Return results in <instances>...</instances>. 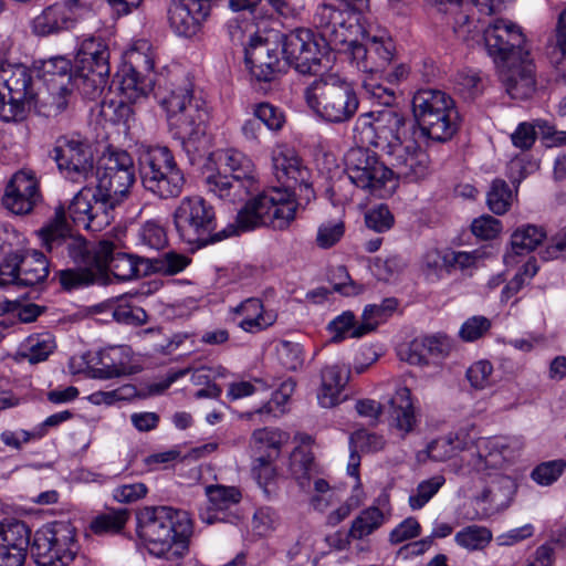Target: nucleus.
Segmentation results:
<instances>
[{
	"instance_id": "nucleus-1",
	"label": "nucleus",
	"mask_w": 566,
	"mask_h": 566,
	"mask_svg": "<svg viewBox=\"0 0 566 566\" xmlns=\"http://www.w3.org/2000/svg\"><path fill=\"white\" fill-rule=\"evenodd\" d=\"M360 18L359 12L342 1L323 3L315 12L324 39L335 51L347 54L358 71L379 73L394 57V41L385 29H364Z\"/></svg>"
},
{
	"instance_id": "nucleus-2",
	"label": "nucleus",
	"mask_w": 566,
	"mask_h": 566,
	"mask_svg": "<svg viewBox=\"0 0 566 566\" xmlns=\"http://www.w3.org/2000/svg\"><path fill=\"white\" fill-rule=\"evenodd\" d=\"M355 130L363 144L387 156L397 177L417 182L430 175V158L420 145L418 128L399 111L386 107L363 114Z\"/></svg>"
},
{
	"instance_id": "nucleus-3",
	"label": "nucleus",
	"mask_w": 566,
	"mask_h": 566,
	"mask_svg": "<svg viewBox=\"0 0 566 566\" xmlns=\"http://www.w3.org/2000/svg\"><path fill=\"white\" fill-rule=\"evenodd\" d=\"M518 451V442L510 437H481L473 447V461L470 469L479 474L481 489L472 501L483 504V510H472L463 514L467 521L481 520L489 515L490 509H505L515 493V480L506 473Z\"/></svg>"
},
{
	"instance_id": "nucleus-4",
	"label": "nucleus",
	"mask_w": 566,
	"mask_h": 566,
	"mask_svg": "<svg viewBox=\"0 0 566 566\" xmlns=\"http://www.w3.org/2000/svg\"><path fill=\"white\" fill-rule=\"evenodd\" d=\"M127 65L116 74L113 85L119 92L118 98H108V92L102 95V114L111 120L119 122L128 117L130 113L129 103L147 97L155 87L156 78L150 72L155 67V51L150 42L139 39L132 43L125 52Z\"/></svg>"
},
{
	"instance_id": "nucleus-5",
	"label": "nucleus",
	"mask_w": 566,
	"mask_h": 566,
	"mask_svg": "<svg viewBox=\"0 0 566 566\" xmlns=\"http://www.w3.org/2000/svg\"><path fill=\"white\" fill-rule=\"evenodd\" d=\"M304 99L317 118L329 124L350 120L359 107L354 83L334 72L322 74L306 86Z\"/></svg>"
},
{
	"instance_id": "nucleus-6",
	"label": "nucleus",
	"mask_w": 566,
	"mask_h": 566,
	"mask_svg": "<svg viewBox=\"0 0 566 566\" xmlns=\"http://www.w3.org/2000/svg\"><path fill=\"white\" fill-rule=\"evenodd\" d=\"M283 150L277 148L272 156L273 170L279 185L265 188L253 199L249 200L238 212L234 223L228 224L220 232L214 233L213 241H221L242 232L251 231L260 226L282 228L283 220V185L281 174Z\"/></svg>"
},
{
	"instance_id": "nucleus-7",
	"label": "nucleus",
	"mask_w": 566,
	"mask_h": 566,
	"mask_svg": "<svg viewBox=\"0 0 566 566\" xmlns=\"http://www.w3.org/2000/svg\"><path fill=\"white\" fill-rule=\"evenodd\" d=\"M160 105L166 113L169 132L172 137L186 143H195L206 135L209 113L206 102L196 97L192 83L185 80L161 98Z\"/></svg>"
},
{
	"instance_id": "nucleus-8",
	"label": "nucleus",
	"mask_w": 566,
	"mask_h": 566,
	"mask_svg": "<svg viewBox=\"0 0 566 566\" xmlns=\"http://www.w3.org/2000/svg\"><path fill=\"white\" fill-rule=\"evenodd\" d=\"M412 113L420 138L446 142L458 130V109L444 92L419 90L412 97Z\"/></svg>"
},
{
	"instance_id": "nucleus-9",
	"label": "nucleus",
	"mask_w": 566,
	"mask_h": 566,
	"mask_svg": "<svg viewBox=\"0 0 566 566\" xmlns=\"http://www.w3.org/2000/svg\"><path fill=\"white\" fill-rule=\"evenodd\" d=\"M138 161L146 191L164 200L177 198L182 192L185 175L167 146L142 145Z\"/></svg>"
},
{
	"instance_id": "nucleus-10",
	"label": "nucleus",
	"mask_w": 566,
	"mask_h": 566,
	"mask_svg": "<svg viewBox=\"0 0 566 566\" xmlns=\"http://www.w3.org/2000/svg\"><path fill=\"white\" fill-rule=\"evenodd\" d=\"M32 109L40 114L33 72L23 64L0 63V119L21 122Z\"/></svg>"
},
{
	"instance_id": "nucleus-11",
	"label": "nucleus",
	"mask_w": 566,
	"mask_h": 566,
	"mask_svg": "<svg viewBox=\"0 0 566 566\" xmlns=\"http://www.w3.org/2000/svg\"><path fill=\"white\" fill-rule=\"evenodd\" d=\"M78 551L77 531L69 520L43 524L35 531L31 544L38 566H70Z\"/></svg>"
},
{
	"instance_id": "nucleus-12",
	"label": "nucleus",
	"mask_w": 566,
	"mask_h": 566,
	"mask_svg": "<svg viewBox=\"0 0 566 566\" xmlns=\"http://www.w3.org/2000/svg\"><path fill=\"white\" fill-rule=\"evenodd\" d=\"M108 60V48L101 38L87 36L78 42L74 83L83 97L95 99L104 94L109 76Z\"/></svg>"
},
{
	"instance_id": "nucleus-13",
	"label": "nucleus",
	"mask_w": 566,
	"mask_h": 566,
	"mask_svg": "<svg viewBox=\"0 0 566 566\" xmlns=\"http://www.w3.org/2000/svg\"><path fill=\"white\" fill-rule=\"evenodd\" d=\"M174 515L179 520L186 517V513H175L171 507H145L137 514L136 532L148 553L155 557L168 558L177 544V535L191 533V524L188 521L178 532L175 528Z\"/></svg>"
},
{
	"instance_id": "nucleus-14",
	"label": "nucleus",
	"mask_w": 566,
	"mask_h": 566,
	"mask_svg": "<svg viewBox=\"0 0 566 566\" xmlns=\"http://www.w3.org/2000/svg\"><path fill=\"white\" fill-rule=\"evenodd\" d=\"M293 443H295V447L290 455L291 475L297 481L300 488L310 494V506L314 511L325 512L339 502L340 493L322 478H317L311 482L310 470L313 463L311 436L296 433Z\"/></svg>"
},
{
	"instance_id": "nucleus-15",
	"label": "nucleus",
	"mask_w": 566,
	"mask_h": 566,
	"mask_svg": "<svg viewBox=\"0 0 566 566\" xmlns=\"http://www.w3.org/2000/svg\"><path fill=\"white\" fill-rule=\"evenodd\" d=\"M345 166L349 180L373 196L387 197L396 188V170L388 168L368 148H350L345 156Z\"/></svg>"
},
{
	"instance_id": "nucleus-16",
	"label": "nucleus",
	"mask_w": 566,
	"mask_h": 566,
	"mask_svg": "<svg viewBox=\"0 0 566 566\" xmlns=\"http://www.w3.org/2000/svg\"><path fill=\"white\" fill-rule=\"evenodd\" d=\"M95 190L114 209L135 182V165L128 151L108 148L98 161Z\"/></svg>"
},
{
	"instance_id": "nucleus-17",
	"label": "nucleus",
	"mask_w": 566,
	"mask_h": 566,
	"mask_svg": "<svg viewBox=\"0 0 566 566\" xmlns=\"http://www.w3.org/2000/svg\"><path fill=\"white\" fill-rule=\"evenodd\" d=\"M64 210H55V218L39 231L42 247L56 258L69 256L81 266L97 264L96 245L93 247L84 238L73 235L64 222Z\"/></svg>"
},
{
	"instance_id": "nucleus-18",
	"label": "nucleus",
	"mask_w": 566,
	"mask_h": 566,
	"mask_svg": "<svg viewBox=\"0 0 566 566\" xmlns=\"http://www.w3.org/2000/svg\"><path fill=\"white\" fill-rule=\"evenodd\" d=\"M41 76L40 115L55 116L66 108L69 95L76 90L75 70L66 57L54 56L43 62Z\"/></svg>"
},
{
	"instance_id": "nucleus-19",
	"label": "nucleus",
	"mask_w": 566,
	"mask_h": 566,
	"mask_svg": "<svg viewBox=\"0 0 566 566\" xmlns=\"http://www.w3.org/2000/svg\"><path fill=\"white\" fill-rule=\"evenodd\" d=\"M174 224L181 241L205 245L216 229L214 209L202 197H185L174 212Z\"/></svg>"
},
{
	"instance_id": "nucleus-20",
	"label": "nucleus",
	"mask_w": 566,
	"mask_h": 566,
	"mask_svg": "<svg viewBox=\"0 0 566 566\" xmlns=\"http://www.w3.org/2000/svg\"><path fill=\"white\" fill-rule=\"evenodd\" d=\"M92 14V0L56 1L32 19L31 30L38 36L57 35L74 29Z\"/></svg>"
},
{
	"instance_id": "nucleus-21",
	"label": "nucleus",
	"mask_w": 566,
	"mask_h": 566,
	"mask_svg": "<svg viewBox=\"0 0 566 566\" xmlns=\"http://www.w3.org/2000/svg\"><path fill=\"white\" fill-rule=\"evenodd\" d=\"M52 157L62 176L72 182H86L94 177L92 147L78 135L57 138Z\"/></svg>"
},
{
	"instance_id": "nucleus-22",
	"label": "nucleus",
	"mask_w": 566,
	"mask_h": 566,
	"mask_svg": "<svg viewBox=\"0 0 566 566\" xmlns=\"http://www.w3.org/2000/svg\"><path fill=\"white\" fill-rule=\"evenodd\" d=\"M64 222L66 218L80 228L97 232L111 224L114 219V209L105 201L95 189L84 186L71 200L65 209L63 206Z\"/></svg>"
},
{
	"instance_id": "nucleus-23",
	"label": "nucleus",
	"mask_w": 566,
	"mask_h": 566,
	"mask_svg": "<svg viewBox=\"0 0 566 566\" xmlns=\"http://www.w3.org/2000/svg\"><path fill=\"white\" fill-rule=\"evenodd\" d=\"M488 54L496 64L530 52L522 28L510 19L492 20L483 32Z\"/></svg>"
},
{
	"instance_id": "nucleus-24",
	"label": "nucleus",
	"mask_w": 566,
	"mask_h": 566,
	"mask_svg": "<svg viewBox=\"0 0 566 566\" xmlns=\"http://www.w3.org/2000/svg\"><path fill=\"white\" fill-rule=\"evenodd\" d=\"M314 23L322 31L315 20ZM325 45L335 50L324 39L323 32L317 38L311 29L297 28L285 34V62L302 74L311 73L321 63Z\"/></svg>"
},
{
	"instance_id": "nucleus-25",
	"label": "nucleus",
	"mask_w": 566,
	"mask_h": 566,
	"mask_svg": "<svg viewBox=\"0 0 566 566\" xmlns=\"http://www.w3.org/2000/svg\"><path fill=\"white\" fill-rule=\"evenodd\" d=\"M283 44L271 42L259 34L251 35L244 46V62L256 82H271L280 72Z\"/></svg>"
},
{
	"instance_id": "nucleus-26",
	"label": "nucleus",
	"mask_w": 566,
	"mask_h": 566,
	"mask_svg": "<svg viewBox=\"0 0 566 566\" xmlns=\"http://www.w3.org/2000/svg\"><path fill=\"white\" fill-rule=\"evenodd\" d=\"M274 294L273 290L263 293L264 301L259 297H248L240 303L229 306L227 321L249 334H258L272 326L277 315L268 308L269 300Z\"/></svg>"
},
{
	"instance_id": "nucleus-27",
	"label": "nucleus",
	"mask_w": 566,
	"mask_h": 566,
	"mask_svg": "<svg viewBox=\"0 0 566 566\" xmlns=\"http://www.w3.org/2000/svg\"><path fill=\"white\" fill-rule=\"evenodd\" d=\"M80 358L85 366L78 371L90 370L96 378L107 379L132 373V348L127 345L107 346Z\"/></svg>"
},
{
	"instance_id": "nucleus-28",
	"label": "nucleus",
	"mask_w": 566,
	"mask_h": 566,
	"mask_svg": "<svg viewBox=\"0 0 566 566\" xmlns=\"http://www.w3.org/2000/svg\"><path fill=\"white\" fill-rule=\"evenodd\" d=\"M96 266L106 268L117 281L134 280L143 273V266L147 269V259L119 251L113 241L106 239L96 244Z\"/></svg>"
},
{
	"instance_id": "nucleus-29",
	"label": "nucleus",
	"mask_w": 566,
	"mask_h": 566,
	"mask_svg": "<svg viewBox=\"0 0 566 566\" xmlns=\"http://www.w3.org/2000/svg\"><path fill=\"white\" fill-rule=\"evenodd\" d=\"M39 180L32 169L23 168L10 178L2 198L3 206L14 214L29 213L40 200Z\"/></svg>"
},
{
	"instance_id": "nucleus-30",
	"label": "nucleus",
	"mask_w": 566,
	"mask_h": 566,
	"mask_svg": "<svg viewBox=\"0 0 566 566\" xmlns=\"http://www.w3.org/2000/svg\"><path fill=\"white\" fill-rule=\"evenodd\" d=\"M428 6L434 8L446 17L447 24L451 25L458 36L469 40L478 30L481 3L473 0H424ZM480 2H482L480 0Z\"/></svg>"
},
{
	"instance_id": "nucleus-31",
	"label": "nucleus",
	"mask_w": 566,
	"mask_h": 566,
	"mask_svg": "<svg viewBox=\"0 0 566 566\" xmlns=\"http://www.w3.org/2000/svg\"><path fill=\"white\" fill-rule=\"evenodd\" d=\"M213 0H178L169 10L171 29L179 36L191 38L202 28Z\"/></svg>"
},
{
	"instance_id": "nucleus-32",
	"label": "nucleus",
	"mask_w": 566,
	"mask_h": 566,
	"mask_svg": "<svg viewBox=\"0 0 566 566\" xmlns=\"http://www.w3.org/2000/svg\"><path fill=\"white\" fill-rule=\"evenodd\" d=\"M501 80L514 99L530 98L535 92V71L530 52L509 62H502Z\"/></svg>"
},
{
	"instance_id": "nucleus-33",
	"label": "nucleus",
	"mask_w": 566,
	"mask_h": 566,
	"mask_svg": "<svg viewBox=\"0 0 566 566\" xmlns=\"http://www.w3.org/2000/svg\"><path fill=\"white\" fill-rule=\"evenodd\" d=\"M480 440L470 429L461 428L431 441L427 446V454L433 461H447L461 452V461L470 468L473 461L472 449Z\"/></svg>"
},
{
	"instance_id": "nucleus-34",
	"label": "nucleus",
	"mask_w": 566,
	"mask_h": 566,
	"mask_svg": "<svg viewBox=\"0 0 566 566\" xmlns=\"http://www.w3.org/2000/svg\"><path fill=\"white\" fill-rule=\"evenodd\" d=\"M350 370L346 365L333 364L321 371V384L316 390L317 403L322 408H333L343 400V392L349 381Z\"/></svg>"
},
{
	"instance_id": "nucleus-35",
	"label": "nucleus",
	"mask_w": 566,
	"mask_h": 566,
	"mask_svg": "<svg viewBox=\"0 0 566 566\" xmlns=\"http://www.w3.org/2000/svg\"><path fill=\"white\" fill-rule=\"evenodd\" d=\"M221 163L230 170L232 179L239 182L241 193H252L260 187V178L253 160L238 149H226Z\"/></svg>"
},
{
	"instance_id": "nucleus-36",
	"label": "nucleus",
	"mask_w": 566,
	"mask_h": 566,
	"mask_svg": "<svg viewBox=\"0 0 566 566\" xmlns=\"http://www.w3.org/2000/svg\"><path fill=\"white\" fill-rule=\"evenodd\" d=\"M391 509L387 495L379 496L374 505L363 510L352 522L348 536L365 539L380 528L390 517Z\"/></svg>"
},
{
	"instance_id": "nucleus-37",
	"label": "nucleus",
	"mask_w": 566,
	"mask_h": 566,
	"mask_svg": "<svg viewBox=\"0 0 566 566\" xmlns=\"http://www.w3.org/2000/svg\"><path fill=\"white\" fill-rule=\"evenodd\" d=\"M298 180L301 184L293 180V186L285 180V226L293 222L316 198L311 171L302 170Z\"/></svg>"
},
{
	"instance_id": "nucleus-38",
	"label": "nucleus",
	"mask_w": 566,
	"mask_h": 566,
	"mask_svg": "<svg viewBox=\"0 0 566 566\" xmlns=\"http://www.w3.org/2000/svg\"><path fill=\"white\" fill-rule=\"evenodd\" d=\"M209 506L200 511V518L207 524L223 522L224 511L238 504L241 500L240 491L234 486L209 485L206 488Z\"/></svg>"
},
{
	"instance_id": "nucleus-39",
	"label": "nucleus",
	"mask_w": 566,
	"mask_h": 566,
	"mask_svg": "<svg viewBox=\"0 0 566 566\" xmlns=\"http://www.w3.org/2000/svg\"><path fill=\"white\" fill-rule=\"evenodd\" d=\"M389 418L394 428L406 436L417 426L416 410L411 391L407 387H399L389 400Z\"/></svg>"
},
{
	"instance_id": "nucleus-40",
	"label": "nucleus",
	"mask_w": 566,
	"mask_h": 566,
	"mask_svg": "<svg viewBox=\"0 0 566 566\" xmlns=\"http://www.w3.org/2000/svg\"><path fill=\"white\" fill-rule=\"evenodd\" d=\"M409 354L405 358L411 365H427L430 359H443L449 355L450 345L446 337L427 336L410 343Z\"/></svg>"
},
{
	"instance_id": "nucleus-41",
	"label": "nucleus",
	"mask_w": 566,
	"mask_h": 566,
	"mask_svg": "<svg viewBox=\"0 0 566 566\" xmlns=\"http://www.w3.org/2000/svg\"><path fill=\"white\" fill-rule=\"evenodd\" d=\"M385 446V439L377 433L367 430H357L349 438V458L347 463V473L357 478L360 465V452H377Z\"/></svg>"
},
{
	"instance_id": "nucleus-42",
	"label": "nucleus",
	"mask_w": 566,
	"mask_h": 566,
	"mask_svg": "<svg viewBox=\"0 0 566 566\" xmlns=\"http://www.w3.org/2000/svg\"><path fill=\"white\" fill-rule=\"evenodd\" d=\"M56 348L55 337L49 332L34 333L25 337L18 346L17 356L30 364L44 361Z\"/></svg>"
},
{
	"instance_id": "nucleus-43",
	"label": "nucleus",
	"mask_w": 566,
	"mask_h": 566,
	"mask_svg": "<svg viewBox=\"0 0 566 566\" xmlns=\"http://www.w3.org/2000/svg\"><path fill=\"white\" fill-rule=\"evenodd\" d=\"M49 275L46 256L36 250H29L20 254L19 285L33 286L43 282Z\"/></svg>"
},
{
	"instance_id": "nucleus-44",
	"label": "nucleus",
	"mask_w": 566,
	"mask_h": 566,
	"mask_svg": "<svg viewBox=\"0 0 566 566\" xmlns=\"http://www.w3.org/2000/svg\"><path fill=\"white\" fill-rule=\"evenodd\" d=\"M398 308V301L395 297H388L380 304L366 305L360 322V329L355 335H367L375 331L380 324L387 322Z\"/></svg>"
},
{
	"instance_id": "nucleus-45",
	"label": "nucleus",
	"mask_w": 566,
	"mask_h": 566,
	"mask_svg": "<svg viewBox=\"0 0 566 566\" xmlns=\"http://www.w3.org/2000/svg\"><path fill=\"white\" fill-rule=\"evenodd\" d=\"M239 182L232 179L229 175H223L220 171L212 172L206 178V187L208 192L218 197L221 200L230 202H240L245 200L251 193H241L238 187Z\"/></svg>"
},
{
	"instance_id": "nucleus-46",
	"label": "nucleus",
	"mask_w": 566,
	"mask_h": 566,
	"mask_svg": "<svg viewBox=\"0 0 566 566\" xmlns=\"http://www.w3.org/2000/svg\"><path fill=\"white\" fill-rule=\"evenodd\" d=\"M31 531L28 525L19 520H7L0 523V547L12 551H28Z\"/></svg>"
},
{
	"instance_id": "nucleus-47",
	"label": "nucleus",
	"mask_w": 566,
	"mask_h": 566,
	"mask_svg": "<svg viewBox=\"0 0 566 566\" xmlns=\"http://www.w3.org/2000/svg\"><path fill=\"white\" fill-rule=\"evenodd\" d=\"M546 238L542 227L523 224L514 230L511 235V248L515 255H522L534 251Z\"/></svg>"
},
{
	"instance_id": "nucleus-48",
	"label": "nucleus",
	"mask_w": 566,
	"mask_h": 566,
	"mask_svg": "<svg viewBox=\"0 0 566 566\" xmlns=\"http://www.w3.org/2000/svg\"><path fill=\"white\" fill-rule=\"evenodd\" d=\"M449 248H429L421 259V271L431 282L441 280L450 273Z\"/></svg>"
},
{
	"instance_id": "nucleus-49",
	"label": "nucleus",
	"mask_w": 566,
	"mask_h": 566,
	"mask_svg": "<svg viewBox=\"0 0 566 566\" xmlns=\"http://www.w3.org/2000/svg\"><path fill=\"white\" fill-rule=\"evenodd\" d=\"M149 292V289L145 290L144 286L139 291H130L125 295H122L117 305L113 311V317L116 322L128 325H142L147 319V313L139 306H133L128 304L126 301L128 297H137L142 295H146Z\"/></svg>"
},
{
	"instance_id": "nucleus-50",
	"label": "nucleus",
	"mask_w": 566,
	"mask_h": 566,
	"mask_svg": "<svg viewBox=\"0 0 566 566\" xmlns=\"http://www.w3.org/2000/svg\"><path fill=\"white\" fill-rule=\"evenodd\" d=\"M191 263V259L175 251L165 252L157 258L147 259V266L153 272L161 275H176L185 271Z\"/></svg>"
},
{
	"instance_id": "nucleus-51",
	"label": "nucleus",
	"mask_w": 566,
	"mask_h": 566,
	"mask_svg": "<svg viewBox=\"0 0 566 566\" xmlns=\"http://www.w3.org/2000/svg\"><path fill=\"white\" fill-rule=\"evenodd\" d=\"M446 484V478L442 474H434L420 481L410 492L408 504L412 511L424 507Z\"/></svg>"
},
{
	"instance_id": "nucleus-52",
	"label": "nucleus",
	"mask_w": 566,
	"mask_h": 566,
	"mask_svg": "<svg viewBox=\"0 0 566 566\" xmlns=\"http://www.w3.org/2000/svg\"><path fill=\"white\" fill-rule=\"evenodd\" d=\"M492 538L491 530L481 525L465 526L454 535L455 544L469 552L484 549Z\"/></svg>"
},
{
	"instance_id": "nucleus-53",
	"label": "nucleus",
	"mask_w": 566,
	"mask_h": 566,
	"mask_svg": "<svg viewBox=\"0 0 566 566\" xmlns=\"http://www.w3.org/2000/svg\"><path fill=\"white\" fill-rule=\"evenodd\" d=\"M252 473L268 499L279 494L281 476L270 461L259 458Z\"/></svg>"
},
{
	"instance_id": "nucleus-54",
	"label": "nucleus",
	"mask_w": 566,
	"mask_h": 566,
	"mask_svg": "<svg viewBox=\"0 0 566 566\" xmlns=\"http://www.w3.org/2000/svg\"><path fill=\"white\" fill-rule=\"evenodd\" d=\"M515 197L516 193H513L504 180L495 179L488 192L486 202L493 213L502 216L510 210Z\"/></svg>"
},
{
	"instance_id": "nucleus-55",
	"label": "nucleus",
	"mask_w": 566,
	"mask_h": 566,
	"mask_svg": "<svg viewBox=\"0 0 566 566\" xmlns=\"http://www.w3.org/2000/svg\"><path fill=\"white\" fill-rule=\"evenodd\" d=\"M137 396L133 385H123L111 390H96L90 394L86 399L95 406H115L119 402L130 401Z\"/></svg>"
},
{
	"instance_id": "nucleus-56",
	"label": "nucleus",
	"mask_w": 566,
	"mask_h": 566,
	"mask_svg": "<svg viewBox=\"0 0 566 566\" xmlns=\"http://www.w3.org/2000/svg\"><path fill=\"white\" fill-rule=\"evenodd\" d=\"M360 329V323H357L355 315L349 312H343L328 324V331L334 342H342L345 338H360L364 335H355Z\"/></svg>"
},
{
	"instance_id": "nucleus-57",
	"label": "nucleus",
	"mask_w": 566,
	"mask_h": 566,
	"mask_svg": "<svg viewBox=\"0 0 566 566\" xmlns=\"http://www.w3.org/2000/svg\"><path fill=\"white\" fill-rule=\"evenodd\" d=\"M127 516L125 510L99 514L91 522V530L97 535L119 533L126 524Z\"/></svg>"
},
{
	"instance_id": "nucleus-58",
	"label": "nucleus",
	"mask_w": 566,
	"mask_h": 566,
	"mask_svg": "<svg viewBox=\"0 0 566 566\" xmlns=\"http://www.w3.org/2000/svg\"><path fill=\"white\" fill-rule=\"evenodd\" d=\"M138 244L153 250L164 249L168 244L165 228L155 220L146 221L138 230Z\"/></svg>"
},
{
	"instance_id": "nucleus-59",
	"label": "nucleus",
	"mask_w": 566,
	"mask_h": 566,
	"mask_svg": "<svg viewBox=\"0 0 566 566\" xmlns=\"http://www.w3.org/2000/svg\"><path fill=\"white\" fill-rule=\"evenodd\" d=\"M493 371L491 361L480 359L469 366L465 376L472 388L483 390L493 385Z\"/></svg>"
},
{
	"instance_id": "nucleus-60",
	"label": "nucleus",
	"mask_w": 566,
	"mask_h": 566,
	"mask_svg": "<svg viewBox=\"0 0 566 566\" xmlns=\"http://www.w3.org/2000/svg\"><path fill=\"white\" fill-rule=\"evenodd\" d=\"M363 88L370 99L379 105L389 106L395 101L392 88L378 81V73H364Z\"/></svg>"
},
{
	"instance_id": "nucleus-61",
	"label": "nucleus",
	"mask_w": 566,
	"mask_h": 566,
	"mask_svg": "<svg viewBox=\"0 0 566 566\" xmlns=\"http://www.w3.org/2000/svg\"><path fill=\"white\" fill-rule=\"evenodd\" d=\"M491 321L482 315H474L463 322L459 329V337L467 343L482 338L491 328Z\"/></svg>"
},
{
	"instance_id": "nucleus-62",
	"label": "nucleus",
	"mask_w": 566,
	"mask_h": 566,
	"mask_svg": "<svg viewBox=\"0 0 566 566\" xmlns=\"http://www.w3.org/2000/svg\"><path fill=\"white\" fill-rule=\"evenodd\" d=\"M450 271L459 269L467 271L476 268L482 262L486 252L483 249H475L473 251H453L449 249Z\"/></svg>"
},
{
	"instance_id": "nucleus-63",
	"label": "nucleus",
	"mask_w": 566,
	"mask_h": 566,
	"mask_svg": "<svg viewBox=\"0 0 566 566\" xmlns=\"http://www.w3.org/2000/svg\"><path fill=\"white\" fill-rule=\"evenodd\" d=\"M564 469L565 462L563 460L547 461L538 464L532 471L531 476L539 485H551L560 476Z\"/></svg>"
},
{
	"instance_id": "nucleus-64",
	"label": "nucleus",
	"mask_w": 566,
	"mask_h": 566,
	"mask_svg": "<svg viewBox=\"0 0 566 566\" xmlns=\"http://www.w3.org/2000/svg\"><path fill=\"white\" fill-rule=\"evenodd\" d=\"M344 222L327 221L322 223L317 229L316 242L319 248L328 249L335 245L344 235Z\"/></svg>"
}]
</instances>
